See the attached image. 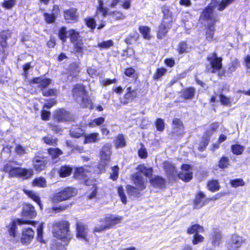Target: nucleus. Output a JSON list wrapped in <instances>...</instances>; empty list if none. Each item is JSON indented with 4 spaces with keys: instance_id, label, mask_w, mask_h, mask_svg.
<instances>
[{
    "instance_id": "nucleus-57",
    "label": "nucleus",
    "mask_w": 250,
    "mask_h": 250,
    "mask_svg": "<svg viewBox=\"0 0 250 250\" xmlns=\"http://www.w3.org/2000/svg\"><path fill=\"white\" fill-rule=\"evenodd\" d=\"M229 164V159L226 157H222L219 161V167L221 168H226Z\"/></svg>"
},
{
    "instance_id": "nucleus-20",
    "label": "nucleus",
    "mask_w": 250,
    "mask_h": 250,
    "mask_svg": "<svg viewBox=\"0 0 250 250\" xmlns=\"http://www.w3.org/2000/svg\"><path fill=\"white\" fill-rule=\"evenodd\" d=\"M122 219L121 216H115L113 215H110L105 217L104 221L106 225L109 229L111 228L115 225L120 223Z\"/></svg>"
},
{
    "instance_id": "nucleus-46",
    "label": "nucleus",
    "mask_w": 250,
    "mask_h": 250,
    "mask_svg": "<svg viewBox=\"0 0 250 250\" xmlns=\"http://www.w3.org/2000/svg\"><path fill=\"white\" fill-rule=\"evenodd\" d=\"M208 28L206 31V37L208 41H211L214 34V27L213 25L208 24Z\"/></svg>"
},
{
    "instance_id": "nucleus-17",
    "label": "nucleus",
    "mask_w": 250,
    "mask_h": 250,
    "mask_svg": "<svg viewBox=\"0 0 250 250\" xmlns=\"http://www.w3.org/2000/svg\"><path fill=\"white\" fill-rule=\"evenodd\" d=\"M64 17L68 22L71 21H77L79 18L77 9L75 8H71L64 11Z\"/></svg>"
},
{
    "instance_id": "nucleus-25",
    "label": "nucleus",
    "mask_w": 250,
    "mask_h": 250,
    "mask_svg": "<svg viewBox=\"0 0 250 250\" xmlns=\"http://www.w3.org/2000/svg\"><path fill=\"white\" fill-rule=\"evenodd\" d=\"M138 171L137 172H140L141 174H144L146 177H149L152 175L153 169L151 167H146L144 165H139L136 168Z\"/></svg>"
},
{
    "instance_id": "nucleus-40",
    "label": "nucleus",
    "mask_w": 250,
    "mask_h": 250,
    "mask_svg": "<svg viewBox=\"0 0 250 250\" xmlns=\"http://www.w3.org/2000/svg\"><path fill=\"white\" fill-rule=\"evenodd\" d=\"M244 148L245 147L239 144L232 145L231 147L232 153L237 155L241 154Z\"/></svg>"
},
{
    "instance_id": "nucleus-34",
    "label": "nucleus",
    "mask_w": 250,
    "mask_h": 250,
    "mask_svg": "<svg viewBox=\"0 0 250 250\" xmlns=\"http://www.w3.org/2000/svg\"><path fill=\"white\" fill-rule=\"evenodd\" d=\"M105 121L104 118L100 117L91 120L87 123V125L90 127H95L102 125Z\"/></svg>"
},
{
    "instance_id": "nucleus-37",
    "label": "nucleus",
    "mask_w": 250,
    "mask_h": 250,
    "mask_svg": "<svg viewBox=\"0 0 250 250\" xmlns=\"http://www.w3.org/2000/svg\"><path fill=\"white\" fill-rule=\"evenodd\" d=\"M99 6L97 8L96 15L101 14L104 17L107 15V9L104 7V3L102 0H99Z\"/></svg>"
},
{
    "instance_id": "nucleus-18",
    "label": "nucleus",
    "mask_w": 250,
    "mask_h": 250,
    "mask_svg": "<svg viewBox=\"0 0 250 250\" xmlns=\"http://www.w3.org/2000/svg\"><path fill=\"white\" fill-rule=\"evenodd\" d=\"M44 157L36 156L34 158L33 162L34 163V167L35 169L38 171H41L45 169L47 161L44 160Z\"/></svg>"
},
{
    "instance_id": "nucleus-5",
    "label": "nucleus",
    "mask_w": 250,
    "mask_h": 250,
    "mask_svg": "<svg viewBox=\"0 0 250 250\" xmlns=\"http://www.w3.org/2000/svg\"><path fill=\"white\" fill-rule=\"evenodd\" d=\"M72 94L74 98L80 105L83 107L86 106L88 98L87 92L83 85L81 84H76L72 90Z\"/></svg>"
},
{
    "instance_id": "nucleus-19",
    "label": "nucleus",
    "mask_w": 250,
    "mask_h": 250,
    "mask_svg": "<svg viewBox=\"0 0 250 250\" xmlns=\"http://www.w3.org/2000/svg\"><path fill=\"white\" fill-rule=\"evenodd\" d=\"M207 200H208V199H206L205 195L202 192H199L196 194L194 201L195 208L197 209L201 208L205 205Z\"/></svg>"
},
{
    "instance_id": "nucleus-9",
    "label": "nucleus",
    "mask_w": 250,
    "mask_h": 250,
    "mask_svg": "<svg viewBox=\"0 0 250 250\" xmlns=\"http://www.w3.org/2000/svg\"><path fill=\"white\" fill-rule=\"evenodd\" d=\"M207 60L209 62L210 66L208 68V71L211 73H214L216 71L222 68V59L221 57H217L216 53H212L207 57Z\"/></svg>"
},
{
    "instance_id": "nucleus-43",
    "label": "nucleus",
    "mask_w": 250,
    "mask_h": 250,
    "mask_svg": "<svg viewBox=\"0 0 250 250\" xmlns=\"http://www.w3.org/2000/svg\"><path fill=\"white\" fill-rule=\"evenodd\" d=\"M33 185L35 186L44 188L46 186V182L44 178L39 177L34 179L33 182Z\"/></svg>"
},
{
    "instance_id": "nucleus-12",
    "label": "nucleus",
    "mask_w": 250,
    "mask_h": 250,
    "mask_svg": "<svg viewBox=\"0 0 250 250\" xmlns=\"http://www.w3.org/2000/svg\"><path fill=\"white\" fill-rule=\"evenodd\" d=\"M31 221L20 219H16L13 220L11 224L8 226L9 235L15 237L16 236V230L17 228V225H21L22 224H29Z\"/></svg>"
},
{
    "instance_id": "nucleus-48",
    "label": "nucleus",
    "mask_w": 250,
    "mask_h": 250,
    "mask_svg": "<svg viewBox=\"0 0 250 250\" xmlns=\"http://www.w3.org/2000/svg\"><path fill=\"white\" fill-rule=\"evenodd\" d=\"M44 20L47 23H54L57 18L55 16L53 15L52 13L49 14L47 13H44L43 14Z\"/></svg>"
},
{
    "instance_id": "nucleus-39",
    "label": "nucleus",
    "mask_w": 250,
    "mask_h": 250,
    "mask_svg": "<svg viewBox=\"0 0 250 250\" xmlns=\"http://www.w3.org/2000/svg\"><path fill=\"white\" fill-rule=\"evenodd\" d=\"M203 230L204 229L202 226H201L197 224H195L192 225L191 227L188 228V229L187 232L188 234H195L198 233V232H203Z\"/></svg>"
},
{
    "instance_id": "nucleus-58",
    "label": "nucleus",
    "mask_w": 250,
    "mask_h": 250,
    "mask_svg": "<svg viewBox=\"0 0 250 250\" xmlns=\"http://www.w3.org/2000/svg\"><path fill=\"white\" fill-rule=\"evenodd\" d=\"M68 32L66 31V28L65 27H62L59 32V37L63 42H65L67 38Z\"/></svg>"
},
{
    "instance_id": "nucleus-26",
    "label": "nucleus",
    "mask_w": 250,
    "mask_h": 250,
    "mask_svg": "<svg viewBox=\"0 0 250 250\" xmlns=\"http://www.w3.org/2000/svg\"><path fill=\"white\" fill-rule=\"evenodd\" d=\"M195 89L192 87L184 89L182 91V97L186 100L191 99L194 96Z\"/></svg>"
},
{
    "instance_id": "nucleus-63",
    "label": "nucleus",
    "mask_w": 250,
    "mask_h": 250,
    "mask_svg": "<svg viewBox=\"0 0 250 250\" xmlns=\"http://www.w3.org/2000/svg\"><path fill=\"white\" fill-rule=\"evenodd\" d=\"M49 127L54 132L58 133H60L62 131V129L60 126L52 123H48Z\"/></svg>"
},
{
    "instance_id": "nucleus-10",
    "label": "nucleus",
    "mask_w": 250,
    "mask_h": 250,
    "mask_svg": "<svg viewBox=\"0 0 250 250\" xmlns=\"http://www.w3.org/2000/svg\"><path fill=\"white\" fill-rule=\"evenodd\" d=\"M216 0H212L209 5L202 12L201 16L204 19L210 21L208 24L214 25L215 22L217 21L216 18H215L212 14L213 8L214 7H217V4H216Z\"/></svg>"
},
{
    "instance_id": "nucleus-22",
    "label": "nucleus",
    "mask_w": 250,
    "mask_h": 250,
    "mask_svg": "<svg viewBox=\"0 0 250 250\" xmlns=\"http://www.w3.org/2000/svg\"><path fill=\"white\" fill-rule=\"evenodd\" d=\"M151 185L155 188H164L166 186V181L162 177L154 176L150 179Z\"/></svg>"
},
{
    "instance_id": "nucleus-15",
    "label": "nucleus",
    "mask_w": 250,
    "mask_h": 250,
    "mask_svg": "<svg viewBox=\"0 0 250 250\" xmlns=\"http://www.w3.org/2000/svg\"><path fill=\"white\" fill-rule=\"evenodd\" d=\"M171 25L170 21L163 20L161 24L159 27L157 35V38L162 39L166 35Z\"/></svg>"
},
{
    "instance_id": "nucleus-7",
    "label": "nucleus",
    "mask_w": 250,
    "mask_h": 250,
    "mask_svg": "<svg viewBox=\"0 0 250 250\" xmlns=\"http://www.w3.org/2000/svg\"><path fill=\"white\" fill-rule=\"evenodd\" d=\"M245 239L236 234H233L228 238L226 242V247L228 250H238L244 244Z\"/></svg>"
},
{
    "instance_id": "nucleus-24",
    "label": "nucleus",
    "mask_w": 250,
    "mask_h": 250,
    "mask_svg": "<svg viewBox=\"0 0 250 250\" xmlns=\"http://www.w3.org/2000/svg\"><path fill=\"white\" fill-rule=\"evenodd\" d=\"M33 83L39 84V87L41 88H44L47 87L51 83V80L49 79H43L41 77L35 78L32 80Z\"/></svg>"
},
{
    "instance_id": "nucleus-41",
    "label": "nucleus",
    "mask_w": 250,
    "mask_h": 250,
    "mask_svg": "<svg viewBox=\"0 0 250 250\" xmlns=\"http://www.w3.org/2000/svg\"><path fill=\"white\" fill-rule=\"evenodd\" d=\"M208 188L209 190L215 191L219 189L220 186L217 180H212L208 182Z\"/></svg>"
},
{
    "instance_id": "nucleus-60",
    "label": "nucleus",
    "mask_w": 250,
    "mask_h": 250,
    "mask_svg": "<svg viewBox=\"0 0 250 250\" xmlns=\"http://www.w3.org/2000/svg\"><path fill=\"white\" fill-rule=\"evenodd\" d=\"M155 125L158 131H162L164 130L165 128V123L163 119L161 118L158 119L156 122Z\"/></svg>"
},
{
    "instance_id": "nucleus-16",
    "label": "nucleus",
    "mask_w": 250,
    "mask_h": 250,
    "mask_svg": "<svg viewBox=\"0 0 250 250\" xmlns=\"http://www.w3.org/2000/svg\"><path fill=\"white\" fill-rule=\"evenodd\" d=\"M37 215L34 207L30 204H25L22 208V215L29 219L34 218Z\"/></svg>"
},
{
    "instance_id": "nucleus-6",
    "label": "nucleus",
    "mask_w": 250,
    "mask_h": 250,
    "mask_svg": "<svg viewBox=\"0 0 250 250\" xmlns=\"http://www.w3.org/2000/svg\"><path fill=\"white\" fill-rule=\"evenodd\" d=\"M77 192V189L71 187H67L55 194L52 200L54 203L62 202L74 196Z\"/></svg>"
},
{
    "instance_id": "nucleus-42",
    "label": "nucleus",
    "mask_w": 250,
    "mask_h": 250,
    "mask_svg": "<svg viewBox=\"0 0 250 250\" xmlns=\"http://www.w3.org/2000/svg\"><path fill=\"white\" fill-rule=\"evenodd\" d=\"M178 50L179 53L182 54L189 51L190 47L185 42H182L178 44Z\"/></svg>"
},
{
    "instance_id": "nucleus-59",
    "label": "nucleus",
    "mask_w": 250,
    "mask_h": 250,
    "mask_svg": "<svg viewBox=\"0 0 250 250\" xmlns=\"http://www.w3.org/2000/svg\"><path fill=\"white\" fill-rule=\"evenodd\" d=\"M138 37V35L137 33L133 34H130L127 37L125 40V42L129 44H131L132 42L136 41L137 38Z\"/></svg>"
},
{
    "instance_id": "nucleus-54",
    "label": "nucleus",
    "mask_w": 250,
    "mask_h": 250,
    "mask_svg": "<svg viewBox=\"0 0 250 250\" xmlns=\"http://www.w3.org/2000/svg\"><path fill=\"white\" fill-rule=\"evenodd\" d=\"M57 93V90L55 89H42V94L44 96H55Z\"/></svg>"
},
{
    "instance_id": "nucleus-56",
    "label": "nucleus",
    "mask_w": 250,
    "mask_h": 250,
    "mask_svg": "<svg viewBox=\"0 0 250 250\" xmlns=\"http://www.w3.org/2000/svg\"><path fill=\"white\" fill-rule=\"evenodd\" d=\"M167 72V69L164 68H158L157 72L154 74L153 78L155 80H158L162 77Z\"/></svg>"
},
{
    "instance_id": "nucleus-52",
    "label": "nucleus",
    "mask_w": 250,
    "mask_h": 250,
    "mask_svg": "<svg viewBox=\"0 0 250 250\" xmlns=\"http://www.w3.org/2000/svg\"><path fill=\"white\" fill-rule=\"evenodd\" d=\"M68 36L70 37L71 41L72 42H75L78 40L79 34L74 30L71 29L68 31Z\"/></svg>"
},
{
    "instance_id": "nucleus-23",
    "label": "nucleus",
    "mask_w": 250,
    "mask_h": 250,
    "mask_svg": "<svg viewBox=\"0 0 250 250\" xmlns=\"http://www.w3.org/2000/svg\"><path fill=\"white\" fill-rule=\"evenodd\" d=\"M100 141L98 133H93L84 135V144L95 143Z\"/></svg>"
},
{
    "instance_id": "nucleus-13",
    "label": "nucleus",
    "mask_w": 250,
    "mask_h": 250,
    "mask_svg": "<svg viewBox=\"0 0 250 250\" xmlns=\"http://www.w3.org/2000/svg\"><path fill=\"white\" fill-rule=\"evenodd\" d=\"M132 180L135 186L138 187L140 189L144 190L146 188L147 180L143 177L140 172H136L133 174Z\"/></svg>"
},
{
    "instance_id": "nucleus-33",
    "label": "nucleus",
    "mask_w": 250,
    "mask_h": 250,
    "mask_svg": "<svg viewBox=\"0 0 250 250\" xmlns=\"http://www.w3.org/2000/svg\"><path fill=\"white\" fill-rule=\"evenodd\" d=\"M47 151L53 160H54L62 154V150L58 148H50L47 149Z\"/></svg>"
},
{
    "instance_id": "nucleus-4",
    "label": "nucleus",
    "mask_w": 250,
    "mask_h": 250,
    "mask_svg": "<svg viewBox=\"0 0 250 250\" xmlns=\"http://www.w3.org/2000/svg\"><path fill=\"white\" fill-rule=\"evenodd\" d=\"M138 88L136 81L128 83L125 87V93L121 100V103L126 104L132 102L137 97Z\"/></svg>"
},
{
    "instance_id": "nucleus-50",
    "label": "nucleus",
    "mask_w": 250,
    "mask_h": 250,
    "mask_svg": "<svg viewBox=\"0 0 250 250\" xmlns=\"http://www.w3.org/2000/svg\"><path fill=\"white\" fill-rule=\"evenodd\" d=\"M10 35L8 31H2L0 34V38L1 39L0 44L2 47H5L6 46V41Z\"/></svg>"
},
{
    "instance_id": "nucleus-29",
    "label": "nucleus",
    "mask_w": 250,
    "mask_h": 250,
    "mask_svg": "<svg viewBox=\"0 0 250 250\" xmlns=\"http://www.w3.org/2000/svg\"><path fill=\"white\" fill-rule=\"evenodd\" d=\"M139 31L145 39L149 40L151 38V36L150 35V28L148 26H140L139 27Z\"/></svg>"
},
{
    "instance_id": "nucleus-1",
    "label": "nucleus",
    "mask_w": 250,
    "mask_h": 250,
    "mask_svg": "<svg viewBox=\"0 0 250 250\" xmlns=\"http://www.w3.org/2000/svg\"><path fill=\"white\" fill-rule=\"evenodd\" d=\"M69 227L68 221H63L57 223L53 233V236L58 239L52 241L51 250H65V247L72 238Z\"/></svg>"
},
{
    "instance_id": "nucleus-2",
    "label": "nucleus",
    "mask_w": 250,
    "mask_h": 250,
    "mask_svg": "<svg viewBox=\"0 0 250 250\" xmlns=\"http://www.w3.org/2000/svg\"><path fill=\"white\" fill-rule=\"evenodd\" d=\"M164 167L169 179H174L178 176L183 181L188 182L192 178L191 167L188 165H183L181 168L182 171L179 174L175 167L169 162H164Z\"/></svg>"
},
{
    "instance_id": "nucleus-55",
    "label": "nucleus",
    "mask_w": 250,
    "mask_h": 250,
    "mask_svg": "<svg viewBox=\"0 0 250 250\" xmlns=\"http://www.w3.org/2000/svg\"><path fill=\"white\" fill-rule=\"evenodd\" d=\"M15 151L16 153L19 155H22L27 153L26 148L20 144L16 145Z\"/></svg>"
},
{
    "instance_id": "nucleus-35",
    "label": "nucleus",
    "mask_w": 250,
    "mask_h": 250,
    "mask_svg": "<svg viewBox=\"0 0 250 250\" xmlns=\"http://www.w3.org/2000/svg\"><path fill=\"white\" fill-rule=\"evenodd\" d=\"M108 15L114 20L120 21L125 19V16L121 11H113L108 13Z\"/></svg>"
},
{
    "instance_id": "nucleus-61",
    "label": "nucleus",
    "mask_w": 250,
    "mask_h": 250,
    "mask_svg": "<svg viewBox=\"0 0 250 250\" xmlns=\"http://www.w3.org/2000/svg\"><path fill=\"white\" fill-rule=\"evenodd\" d=\"M85 22L86 25L92 29L95 28L96 23L95 20L92 18H88L85 19Z\"/></svg>"
},
{
    "instance_id": "nucleus-36",
    "label": "nucleus",
    "mask_w": 250,
    "mask_h": 250,
    "mask_svg": "<svg viewBox=\"0 0 250 250\" xmlns=\"http://www.w3.org/2000/svg\"><path fill=\"white\" fill-rule=\"evenodd\" d=\"M83 134V131L82 128L79 127L75 126L72 127L70 130V134L71 137L74 138L80 137Z\"/></svg>"
},
{
    "instance_id": "nucleus-31",
    "label": "nucleus",
    "mask_w": 250,
    "mask_h": 250,
    "mask_svg": "<svg viewBox=\"0 0 250 250\" xmlns=\"http://www.w3.org/2000/svg\"><path fill=\"white\" fill-rule=\"evenodd\" d=\"M126 189L128 195L134 197H139L140 191L143 190L140 189L138 187L135 188L130 185L126 186Z\"/></svg>"
},
{
    "instance_id": "nucleus-49",
    "label": "nucleus",
    "mask_w": 250,
    "mask_h": 250,
    "mask_svg": "<svg viewBox=\"0 0 250 250\" xmlns=\"http://www.w3.org/2000/svg\"><path fill=\"white\" fill-rule=\"evenodd\" d=\"M234 0H222L220 3L217 4V9L219 11H223L227 6Z\"/></svg>"
},
{
    "instance_id": "nucleus-3",
    "label": "nucleus",
    "mask_w": 250,
    "mask_h": 250,
    "mask_svg": "<svg viewBox=\"0 0 250 250\" xmlns=\"http://www.w3.org/2000/svg\"><path fill=\"white\" fill-rule=\"evenodd\" d=\"M15 165H21L20 163L16 162H9L4 166L2 170L8 173L10 177H20L24 179H29L33 176V172L32 169L15 167Z\"/></svg>"
},
{
    "instance_id": "nucleus-44",
    "label": "nucleus",
    "mask_w": 250,
    "mask_h": 250,
    "mask_svg": "<svg viewBox=\"0 0 250 250\" xmlns=\"http://www.w3.org/2000/svg\"><path fill=\"white\" fill-rule=\"evenodd\" d=\"M209 142V136L207 135H204L202 137V141L200 143L199 146L198 147V149L200 151H204L206 146H208Z\"/></svg>"
},
{
    "instance_id": "nucleus-21",
    "label": "nucleus",
    "mask_w": 250,
    "mask_h": 250,
    "mask_svg": "<svg viewBox=\"0 0 250 250\" xmlns=\"http://www.w3.org/2000/svg\"><path fill=\"white\" fill-rule=\"evenodd\" d=\"M172 133L179 135L182 133L184 129V126L182 122L178 118H174L173 120Z\"/></svg>"
},
{
    "instance_id": "nucleus-30",
    "label": "nucleus",
    "mask_w": 250,
    "mask_h": 250,
    "mask_svg": "<svg viewBox=\"0 0 250 250\" xmlns=\"http://www.w3.org/2000/svg\"><path fill=\"white\" fill-rule=\"evenodd\" d=\"M23 191L26 195L28 196V197L32 198L34 201L38 203L40 208H42L40 198L35 192L26 189H23Z\"/></svg>"
},
{
    "instance_id": "nucleus-8",
    "label": "nucleus",
    "mask_w": 250,
    "mask_h": 250,
    "mask_svg": "<svg viewBox=\"0 0 250 250\" xmlns=\"http://www.w3.org/2000/svg\"><path fill=\"white\" fill-rule=\"evenodd\" d=\"M111 147V144H106L102 148L100 152L101 162L99 165V168L101 170H104L105 167L107 165L110 158Z\"/></svg>"
},
{
    "instance_id": "nucleus-47",
    "label": "nucleus",
    "mask_w": 250,
    "mask_h": 250,
    "mask_svg": "<svg viewBox=\"0 0 250 250\" xmlns=\"http://www.w3.org/2000/svg\"><path fill=\"white\" fill-rule=\"evenodd\" d=\"M162 12L164 14V18L163 20L166 21H170V22H171V13L169 11V9L168 7H163L162 8Z\"/></svg>"
},
{
    "instance_id": "nucleus-51",
    "label": "nucleus",
    "mask_w": 250,
    "mask_h": 250,
    "mask_svg": "<svg viewBox=\"0 0 250 250\" xmlns=\"http://www.w3.org/2000/svg\"><path fill=\"white\" fill-rule=\"evenodd\" d=\"M44 142L50 146H55L57 144V140L56 138H54L51 136H46L42 138Z\"/></svg>"
},
{
    "instance_id": "nucleus-27",
    "label": "nucleus",
    "mask_w": 250,
    "mask_h": 250,
    "mask_svg": "<svg viewBox=\"0 0 250 250\" xmlns=\"http://www.w3.org/2000/svg\"><path fill=\"white\" fill-rule=\"evenodd\" d=\"M77 236L86 241V228L82 224H78L77 226Z\"/></svg>"
},
{
    "instance_id": "nucleus-64",
    "label": "nucleus",
    "mask_w": 250,
    "mask_h": 250,
    "mask_svg": "<svg viewBox=\"0 0 250 250\" xmlns=\"http://www.w3.org/2000/svg\"><path fill=\"white\" fill-rule=\"evenodd\" d=\"M220 101L222 104L228 105L231 103V99L230 98L227 97L223 94H221L220 95Z\"/></svg>"
},
{
    "instance_id": "nucleus-62",
    "label": "nucleus",
    "mask_w": 250,
    "mask_h": 250,
    "mask_svg": "<svg viewBox=\"0 0 250 250\" xmlns=\"http://www.w3.org/2000/svg\"><path fill=\"white\" fill-rule=\"evenodd\" d=\"M118 193L121 198L123 203L125 204L126 203V197L125 194L124 189L122 187H120L118 188Z\"/></svg>"
},
{
    "instance_id": "nucleus-11",
    "label": "nucleus",
    "mask_w": 250,
    "mask_h": 250,
    "mask_svg": "<svg viewBox=\"0 0 250 250\" xmlns=\"http://www.w3.org/2000/svg\"><path fill=\"white\" fill-rule=\"evenodd\" d=\"M34 231L32 229L23 228L21 238V243L25 245L30 244L34 238Z\"/></svg>"
},
{
    "instance_id": "nucleus-38",
    "label": "nucleus",
    "mask_w": 250,
    "mask_h": 250,
    "mask_svg": "<svg viewBox=\"0 0 250 250\" xmlns=\"http://www.w3.org/2000/svg\"><path fill=\"white\" fill-rule=\"evenodd\" d=\"M72 168L68 166H62L59 170V174L61 177H65L70 175Z\"/></svg>"
},
{
    "instance_id": "nucleus-14",
    "label": "nucleus",
    "mask_w": 250,
    "mask_h": 250,
    "mask_svg": "<svg viewBox=\"0 0 250 250\" xmlns=\"http://www.w3.org/2000/svg\"><path fill=\"white\" fill-rule=\"evenodd\" d=\"M54 117L59 122L71 121L72 120V117L70 113L63 109L58 110L56 112Z\"/></svg>"
},
{
    "instance_id": "nucleus-53",
    "label": "nucleus",
    "mask_w": 250,
    "mask_h": 250,
    "mask_svg": "<svg viewBox=\"0 0 250 250\" xmlns=\"http://www.w3.org/2000/svg\"><path fill=\"white\" fill-rule=\"evenodd\" d=\"M230 183L231 186L233 188L243 186L245 185V182L242 179H235L234 180H231Z\"/></svg>"
},
{
    "instance_id": "nucleus-28",
    "label": "nucleus",
    "mask_w": 250,
    "mask_h": 250,
    "mask_svg": "<svg viewBox=\"0 0 250 250\" xmlns=\"http://www.w3.org/2000/svg\"><path fill=\"white\" fill-rule=\"evenodd\" d=\"M222 235L220 232L215 230L213 231L211 237V244L213 246H218L221 243Z\"/></svg>"
},
{
    "instance_id": "nucleus-45",
    "label": "nucleus",
    "mask_w": 250,
    "mask_h": 250,
    "mask_svg": "<svg viewBox=\"0 0 250 250\" xmlns=\"http://www.w3.org/2000/svg\"><path fill=\"white\" fill-rule=\"evenodd\" d=\"M113 45L114 43L112 40H109L106 41H103L102 42H99L98 44V47L101 49H106L113 46Z\"/></svg>"
},
{
    "instance_id": "nucleus-32",
    "label": "nucleus",
    "mask_w": 250,
    "mask_h": 250,
    "mask_svg": "<svg viewBox=\"0 0 250 250\" xmlns=\"http://www.w3.org/2000/svg\"><path fill=\"white\" fill-rule=\"evenodd\" d=\"M114 145L117 148L123 147L125 146V138L123 134H119L114 140Z\"/></svg>"
}]
</instances>
